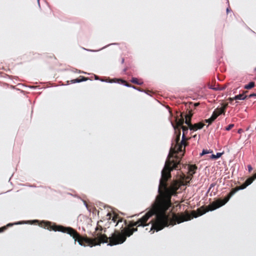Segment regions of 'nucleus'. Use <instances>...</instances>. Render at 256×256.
Masks as SVG:
<instances>
[{
    "mask_svg": "<svg viewBox=\"0 0 256 256\" xmlns=\"http://www.w3.org/2000/svg\"><path fill=\"white\" fill-rule=\"evenodd\" d=\"M196 170V167L194 166H189V173L192 176L193 174L194 173V170Z\"/></svg>",
    "mask_w": 256,
    "mask_h": 256,
    "instance_id": "4468645a",
    "label": "nucleus"
},
{
    "mask_svg": "<svg viewBox=\"0 0 256 256\" xmlns=\"http://www.w3.org/2000/svg\"><path fill=\"white\" fill-rule=\"evenodd\" d=\"M38 0V4L40 6V0Z\"/></svg>",
    "mask_w": 256,
    "mask_h": 256,
    "instance_id": "7c9ffc66",
    "label": "nucleus"
},
{
    "mask_svg": "<svg viewBox=\"0 0 256 256\" xmlns=\"http://www.w3.org/2000/svg\"><path fill=\"white\" fill-rule=\"evenodd\" d=\"M198 104H196L195 106H198Z\"/></svg>",
    "mask_w": 256,
    "mask_h": 256,
    "instance_id": "f704fd0d",
    "label": "nucleus"
},
{
    "mask_svg": "<svg viewBox=\"0 0 256 256\" xmlns=\"http://www.w3.org/2000/svg\"><path fill=\"white\" fill-rule=\"evenodd\" d=\"M234 100H235V98H229V100L230 101V102H232Z\"/></svg>",
    "mask_w": 256,
    "mask_h": 256,
    "instance_id": "412c9836",
    "label": "nucleus"
},
{
    "mask_svg": "<svg viewBox=\"0 0 256 256\" xmlns=\"http://www.w3.org/2000/svg\"><path fill=\"white\" fill-rule=\"evenodd\" d=\"M256 96V94H251L250 95L249 97H252V96Z\"/></svg>",
    "mask_w": 256,
    "mask_h": 256,
    "instance_id": "a878e982",
    "label": "nucleus"
},
{
    "mask_svg": "<svg viewBox=\"0 0 256 256\" xmlns=\"http://www.w3.org/2000/svg\"><path fill=\"white\" fill-rule=\"evenodd\" d=\"M125 86H128V87L130 86V85H129L128 84H125Z\"/></svg>",
    "mask_w": 256,
    "mask_h": 256,
    "instance_id": "c756f323",
    "label": "nucleus"
},
{
    "mask_svg": "<svg viewBox=\"0 0 256 256\" xmlns=\"http://www.w3.org/2000/svg\"><path fill=\"white\" fill-rule=\"evenodd\" d=\"M171 124H172V126L176 130V126H181L182 128L183 132H184L182 136V139L180 142V132H179L178 134H177L176 138L175 140L176 144L174 148V151L175 152H176V153L184 152V147L186 145V137L184 136V132L188 130V128H185L184 126H182V124H184V119L179 120L178 121L176 122V124H177L176 126H174L172 122H171Z\"/></svg>",
    "mask_w": 256,
    "mask_h": 256,
    "instance_id": "39448f33",
    "label": "nucleus"
},
{
    "mask_svg": "<svg viewBox=\"0 0 256 256\" xmlns=\"http://www.w3.org/2000/svg\"><path fill=\"white\" fill-rule=\"evenodd\" d=\"M255 70H256V67Z\"/></svg>",
    "mask_w": 256,
    "mask_h": 256,
    "instance_id": "c9c22d12",
    "label": "nucleus"
},
{
    "mask_svg": "<svg viewBox=\"0 0 256 256\" xmlns=\"http://www.w3.org/2000/svg\"><path fill=\"white\" fill-rule=\"evenodd\" d=\"M254 84H255L254 82H251L248 84L245 85L244 88L246 89L249 90L254 87Z\"/></svg>",
    "mask_w": 256,
    "mask_h": 256,
    "instance_id": "f8f14e48",
    "label": "nucleus"
},
{
    "mask_svg": "<svg viewBox=\"0 0 256 256\" xmlns=\"http://www.w3.org/2000/svg\"><path fill=\"white\" fill-rule=\"evenodd\" d=\"M131 82L132 83L136 84H139V85H140L142 84V82H138V79L136 78H132V80H131Z\"/></svg>",
    "mask_w": 256,
    "mask_h": 256,
    "instance_id": "2eb2a0df",
    "label": "nucleus"
},
{
    "mask_svg": "<svg viewBox=\"0 0 256 256\" xmlns=\"http://www.w3.org/2000/svg\"><path fill=\"white\" fill-rule=\"evenodd\" d=\"M204 162V160H200V164L201 166L203 165Z\"/></svg>",
    "mask_w": 256,
    "mask_h": 256,
    "instance_id": "aec40b11",
    "label": "nucleus"
},
{
    "mask_svg": "<svg viewBox=\"0 0 256 256\" xmlns=\"http://www.w3.org/2000/svg\"><path fill=\"white\" fill-rule=\"evenodd\" d=\"M230 10V7H228L227 8H226V12L228 14Z\"/></svg>",
    "mask_w": 256,
    "mask_h": 256,
    "instance_id": "b1692460",
    "label": "nucleus"
},
{
    "mask_svg": "<svg viewBox=\"0 0 256 256\" xmlns=\"http://www.w3.org/2000/svg\"><path fill=\"white\" fill-rule=\"evenodd\" d=\"M170 202H164L158 206H154V208L149 210L144 216L139 219L137 222H134L132 224L134 226H146L148 225L146 222L148 218L152 216H155V220H152L150 222L152 223L150 230H155L156 232L162 230L164 227L169 225H174L173 220L167 216L165 211L170 206Z\"/></svg>",
    "mask_w": 256,
    "mask_h": 256,
    "instance_id": "f257e3e1",
    "label": "nucleus"
},
{
    "mask_svg": "<svg viewBox=\"0 0 256 256\" xmlns=\"http://www.w3.org/2000/svg\"><path fill=\"white\" fill-rule=\"evenodd\" d=\"M234 126V124H229L228 126H226V130H230Z\"/></svg>",
    "mask_w": 256,
    "mask_h": 256,
    "instance_id": "dca6fc26",
    "label": "nucleus"
},
{
    "mask_svg": "<svg viewBox=\"0 0 256 256\" xmlns=\"http://www.w3.org/2000/svg\"><path fill=\"white\" fill-rule=\"evenodd\" d=\"M108 216V218L110 219L111 218V214H108L107 215Z\"/></svg>",
    "mask_w": 256,
    "mask_h": 256,
    "instance_id": "393cba45",
    "label": "nucleus"
},
{
    "mask_svg": "<svg viewBox=\"0 0 256 256\" xmlns=\"http://www.w3.org/2000/svg\"><path fill=\"white\" fill-rule=\"evenodd\" d=\"M6 228L5 226L2 228H0V232H2L4 230H6Z\"/></svg>",
    "mask_w": 256,
    "mask_h": 256,
    "instance_id": "4be33fe9",
    "label": "nucleus"
},
{
    "mask_svg": "<svg viewBox=\"0 0 256 256\" xmlns=\"http://www.w3.org/2000/svg\"><path fill=\"white\" fill-rule=\"evenodd\" d=\"M52 230L54 231H60L64 232H67L70 236L74 238L75 241L77 240L80 246H84L82 244V238L80 234L71 228H64L62 226H54L52 228Z\"/></svg>",
    "mask_w": 256,
    "mask_h": 256,
    "instance_id": "0eeeda50",
    "label": "nucleus"
},
{
    "mask_svg": "<svg viewBox=\"0 0 256 256\" xmlns=\"http://www.w3.org/2000/svg\"><path fill=\"white\" fill-rule=\"evenodd\" d=\"M255 179H256V173L252 176L248 178L242 185L232 188L224 199L222 200L219 198L214 201L212 204H209V211L215 210L224 205L228 201L230 198L238 190L246 188Z\"/></svg>",
    "mask_w": 256,
    "mask_h": 256,
    "instance_id": "20e7f679",
    "label": "nucleus"
},
{
    "mask_svg": "<svg viewBox=\"0 0 256 256\" xmlns=\"http://www.w3.org/2000/svg\"><path fill=\"white\" fill-rule=\"evenodd\" d=\"M228 104H222V106L216 108L212 113V116L209 118V126L221 114H224Z\"/></svg>",
    "mask_w": 256,
    "mask_h": 256,
    "instance_id": "6e6552de",
    "label": "nucleus"
},
{
    "mask_svg": "<svg viewBox=\"0 0 256 256\" xmlns=\"http://www.w3.org/2000/svg\"><path fill=\"white\" fill-rule=\"evenodd\" d=\"M248 167L249 172H250L252 170V166L250 165H248Z\"/></svg>",
    "mask_w": 256,
    "mask_h": 256,
    "instance_id": "a211bd4d",
    "label": "nucleus"
},
{
    "mask_svg": "<svg viewBox=\"0 0 256 256\" xmlns=\"http://www.w3.org/2000/svg\"><path fill=\"white\" fill-rule=\"evenodd\" d=\"M22 224V222H18L16 223V224Z\"/></svg>",
    "mask_w": 256,
    "mask_h": 256,
    "instance_id": "2f4dec72",
    "label": "nucleus"
},
{
    "mask_svg": "<svg viewBox=\"0 0 256 256\" xmlns=\"http://www.w3.org/2000/svg\"><path fill=\"white\" fill-rule=\"evenodd\" d=\"M12 225H13V224H8V226H12Z\"/></svg>",
    "mask_w": 256,
    "mask_h": 256,
    "instance_id": "c85d7f7f",
    "label": "nucleus"
},
{
    "mask_svg": "<svg viewBox=\"0 0 256 256\" xmlns=\"http://www.w3.org/2000/svg\"><path fill=\"white\" fill-rule=\"evenodd\" d=\"M207 212H208V206H202L198 209L197 211H192L190 214H187L186 215L181 217L176 218V221L178 224H180L184 221L190 220L193 218H197L198 216H200Z\"/></svg>",
    "mask_w": 256,
    "mask_h": 256,
    "instance_id": "423d86ee",
    "label": "nucleus"
},
{
    "mask_svg": "<svg viewBox=\"0 0 256 256\" xmlns=\"http://www.w3.org/2000/svg\"><path fill=\"white\" fill-rule=\"evenodd\" d=\"M223 154V152H217L216 154H212L209 156V158L212 160H216L220 158Z\"/></svg>",
    "mask_w": 256,
    "mask_h": 256,
    "instance_id": "9d476101",
    "label": "nucleus"
},
{
    "mask_svg": "<svg viewBox=\"0 0 256 256\" xmlns=\"http://www.w3.org/2000/svg\"><path fill=\"white\" fill-rule=\"evenodd\" d=\"M214 186V185L213 184H212L210 185V188H209V191L211 189V188H212Z\"/></svg>",
    "mask_w": 256,
    "mask_h": 256,
    "instance_id": "bb28decb",
    "label": "nucleus"
},
{
    "mask_svg": "<svg viewBox=\"0 0 256 256\" xmlns=\"http://www.w3.org/2000/svg\"><path fill=\"white\" fill-rule=\"evenodd\" d=\"M246 98V96H245L244 94H238L237 96H236L234 97V98H235V100H244Z\"/></svg>",
    "mask_w": 256,
    "mask_h": 256,
    "instance_id": "9b49d317",
    "label": "nucleus"
},
{
    "mask_svg": "<svg viewBox=\"0 0 256 256\" xmlns=\"http://www.w3.org/2000/svg\"><path fill=\"white\" fill-rule=\"evenodd\" d=\"M208 152H209V154H212V150H209Z\"/></svg>",
    "mask_w": 256,
    "mask_h": 256,
    "instance_id": "cd10ccee",
    "label": "nucleus"
},
{
    "mask_svg": "<svg viewBox=\"0 0 256 256\" xmlns=\"http://www.w3.org/2000/svg\"><path fill=\"white\" fill-rule=\"evenodd\" d=\"M192 116V114H188L186 116V121L185 122L187 124L190 130H196L199 129H201L203 128L204 124L202 122H199L194 125H192L190 122V120Z\"/></svg>",
    "mask_w": 256,
    "mask_h": 256,
    "instance_id": "1a4fd4ad",
    "label": "nucleus"
},
{
    "mask_svg": "<svg viewBox=\"0 0 256 256\" xmlns=\"http://www.w3.org/2000/svg\"><path fill=\"white\" fill-rule=\"evenodd\" d=\"M208 154V150L204 149L202 152L200 154V156H202L204 154Z\"/></svg>",
    "mask_w": 256,
    "mask_h": 256,
    "instance_id": "f3484780",
    "label": "nucleus"
},
{
    "mask_svg": "<svg viewBox=\"0 0 256 256\" xmlns=\"http://www.w3.org/2000/svg\"><path fill=\"white\" fill-rule=\"evenodd\" d=\"M209 88H212V89L214 90H220V88H215V87H213V86H210V87L209 86Z\"/></svg>",
    "mask_w": 256,
    "mask_h": 256,
    "instance_id": "6ab92c4d",
    "label": "nucleus"
},
{
    "mask_svg": "<svg viewBox=\"0 0 256 256\" xmlns=\"http://www.w3.org/2000/svg\"><path fill=\"white\" fill-rule=\"evenodd\" d=\"M122 63H123L124 62V59L122 60Z\"/></svg>",
    "mask_w": 256,
    "mask_h": 256,
    "instance_id": "473e14b6",
    "label": "nucleus"
},
{
    "mask_svg": "<svg viewBox=\"0 0 256 256\" xmlns=\"http://www.w3.org/2000/svg\"><path fill=\"white\" fill-rule=\"evenodd\" d=\"M178 164V162L168 160H166L164 168L161 172L162 176L160 180L158 192L160 196H163L165 194L169 200L172 196L176 194V191L180 187V184L178 182H174L168 188L166 186V182L170 178V172L173 169L177 168Z\"/></svg>",
    "mask_w": 256,
    "mask_h": 256,
    "instance_id": "f03ea898",
    "label": "nucleus"
},
{
    "mask_svg": "<svg viewBox=\"0 0 256 256\" xmlns=\"http://www.w3.org/2000/svg\"><path fill=\"white\" fill-rule=\"evenodd\" d=\"M205 121L206 122H208V120H206Z\"/></svg>",
    "mask_w": 256,
    "mask_h": 256,
    "instance_id": "72a5a7b5",
    "label": "nucleus"
},
{
    "mask_svg": "<svg viewBox=\"0 0 256 256\" xmlns=\"http://www.w3.org/2000/svg\"><path fill=\"white\" fill-rule=\"evenodd\" d=\"M86 80H87L86 78H82V79L76 78V79L72 80L71 82H72V83L74 84V83H76V82H82L83 81H86Z\"/></svg>",
    "mask_w": 256,
    "mask_h": 256,
    "instance_id": "ddd939ff",
    "label": "nucleus"
},
{
    "mask_svg": "<svg viewBox=\"0 0 256 256\" xmlns=\"http://www.w3.org/2000/svg\"><path fill=\"white\" fill-rule=\"evenodd\" d=\"M116 217L115 216H114L112 217V220H114V222H116Z\"/></svg>",
    "mask_w": 256,
    "mask_h": 256,
    "instance_id": "5701e85b",
    "label": "nucleus"
},
{
    "mask_svg": "<svg viewBox=\"0 0 256 256\" xmlns=\"http://www.w3.org/2000/svg\"><path fill=\"white\" fill-rule=\"evenodd\" d=\"M136 230L137 228H133L131 230H127L126 232V234L118 232L114 233L109 238L110 242L108 245L113 246L123 243L126 240V236H130ZM108 238L106 235L100 234L93 239L87 238L85 241L92 246H93L100 245L101 242H108Z\"/></svg>",
    "mask_w": 256,
    "mask_h": 256,
    "instance_id": "7ed1b4c3",
    "label": "nucleus"
}]
</instances>
